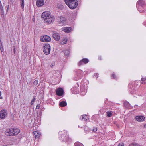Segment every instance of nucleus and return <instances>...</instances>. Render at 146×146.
Instances as JSON below:
<instances>
[{"label":"nucleus","instance_id":"4468645a","mask_svg":"<svg viewBox=\"0 0 146 146\" xmlns=\"http://www.w3.org/2000/svg\"><path fill=\"white\" fill-rule=\"evenodd\" d=\"M44 3V0H36V5L38 7L42 6Z\"/></svg>","mask_w":146,"mask_h":146},{"label":"nucleus","instance_id":"58836bf2","mask_svg":"<svg viewBox=\"0 0 146 146\" xmlns=\"http://www.w3.org/2000/svg\"><path fill=\"white\" fill-rule=\"evenodd\" d=\"M98 59L100 60H102V58H101V56H99L98 58Z\"/></svg>","mask_w":146,"mask_h":146},{"label":"nucleus","instance_id":"9b49d317","mask_svg":"<svg viewBox=\"0 0 146 146\" xmlns=\"http://www.w3.org/2000/svg\"><path fill=\"white\" fill-rule=\"evenodd\" d=\"M33 137H35L36 139H38L41 135L40 132L38 131H35L33 132Z\"/></svg>","mask_w":146,"mask_h":146},{"label":"nucleus","instance_id":"2eb2a0df","mask_svg":"<svg viewBox=\"0 0 146 146\" xmlns=\"http://www.w3.org/2000/svg\"><path fill=\"white\" fill-rule=\"evenodd\" d=\"M7 114V113L6 110H1L0 112V118H4Z\"/></svg>","mask_w":146,"mask_h":146},{"label":"nucleus","instance_id":"c756f323","mask_svg":"<svg viewBox=\"0 0 146 146\" xmlns=\"http://www.w3.org/2000/svg\"><path fill=\"white\" fill-rule=\"evenodd\" d=\"M35 100H36V98H35V97H33V98L32 99V100L31 101V105H33V104L35 102Z\"/></svg>","mask_w":146,"mask_h":146},{"label":"nucleus","instance_id":"f257e3e1","mask_svg":"<svg viewBox=\"0 0 146 146\" xmlns=\"http://www.w3.org/2000/svg\"><path fill=\"white\" fill-rule=\"evenodd\" d=\"M59 139L62 141L70 142L71 139L69 137L67 131L65 130L59 131L58 133Z\"/></svg>","mask_w":146,"mask_h":146},{"label":"nucleus","instance_id":"f3484780","mask_svg":"<svg viewBox=\"0 0 146 146\" xmlns=\"http://www.w3.org/2000/svg\"><path fill=\"white\" fill-rule=\"evenodd\" d=\"M136 120L139 122L143 121L145 119V117L142 116H137L136 117Z\"/></svg>","mask_w":146,"mask_h":146},{"label":"nucleus","instance_id":"aec40b11","mask_svg":"<svg viewBox=\"0 0 146 146\" xmlns=\"http://www.w3.org/2000/svg\"><path fill=\"white\" fill-rule=\"evenodd\" d=\"M87 118H88L87 116L86 115L84 116L82 115L80 117V119L82 121H86L87 120Z\"/></svg>","mask_w":146,"mask_h":146},{"label":"nucleus","instance_id":"bb28decb","mask_svg":"<svg viewBox=\"0 0 146 146\" xmlns=\"http://www.w3.org/2000/svg\"><path fill=\"white\" fill-rule=\"evenodd\" d=\"M80 71V75H78V78L80 79H81L82 77L83 76L82 72V71Z\"/></svg>","mask_w":146,"mask_h":146},{"label":"nucleus","instance_id":"6ab92c4d","mask_svg":"<svg viewBox=\"0 0 146 146\" xmlns=\"http://www.w3.org/2000/svg\"><path fill=\"white\" fill-rule=\"evenodd\" d=\"M67 105L66 102L65 101H62L60 102L59 103V106L60 107H63L66 106Z\"/></svg>","mask_w":146,"mask_h":146},{"label":"nucleus","instance_id":"cd10ccee","mask_svg":"<svg viewBox=\"0 0 146 146\" xmlns=\"http://www.w3.org/2000/svg\"><path fill=\"white\" fill-rule=\"evenodd\" d=\"M64 52L66 55L68 56L69 54V51L68 50H64Z\"/></svg>","mask_w":146,"mask_h":146},{"label":"nucleus","instance_id":"9d476101","mask_svg":"<svg viewBox=\"0 0 146 146\" xmlns=\"http://www.w3.org/2000/svg\"><path fill=\"white\" fill-rule=\"evenodd\" d=\"M50 12L48 11H45L42 13L41 17L44 19L47 18L50 16Z\"/></svg>","mask_w":146,"mask_h":146},{"label":"nucleus","instance_id":"423d86ee","mask_svg":"<svg viewBox=\"0 0 146 146\" xmlns=\"http://www.w3.org/2000/svg\"><path fill=\"white\" fill-rule=\"evenodd\" d=\"M52 35L53 38L57 41L59 40L60 38V36L59 34L56 32H52Z\"/></svg>","mask_w":146,"mask_h":146},{"label":"nucleus","instance_id":"37998d69","mask_svg":"<svg viewBox=\"0 0 146 146\" xmlns=\"http://www.w3.org/2000/svg\"><path fill=\"white\" fill-rule=\"evenodd\" d=\"M33 21H35V19H33Z\"/></svg>","mask_w":146,"mask_h":146},{"label":"nucleus","instance_id":"dca6fc26","mask_svg":"<svg viewBox=\"0 0 146 146\" xmlns=\"http://www.w3.org/2000/svg\"><path fill=\"white\" fill-rule=\"evenodd\" d=\"M62 29V31L67 33H69L72 30V28L70 27H63Z\"/></svg>","mask_w":146,"mask_h":146},{"label":"nucleus","instance_id":"5701e85b","mask_svg":"<svg viewBox=\"0 0 146 146\" xmlns=\"http://www.w3.org/2000/svg\"><path fill=\"white\" fill-rule=\"evenodd\" d=\"M67 40H68L66 38H64L63 39L62 42H61V44L62 45H64L66 44V43Z\"/></svg>","mask_w":146,"mask_h":146},{"label":"nucleus","instance_id":"c03bdc74","mask_svg":"<svg viewBox=\"0 0 146 146\" xmlns=\"http://www.w3.org/2000/svg\"><path fill=\"white\" fill-rule=\"evenodd\" d=\"M45 46H47V45L46 44H45Z\"/></svg>","mask_w":146,"mask_h":146},{"label":"nucleus","instance_id":"f03ea898","mask_svg":"<svg viewBox=\"0 0 146 146\" xmlns=\"http://www.w3.org/2000/svg\"><path fill=\"white\" fill-rule=\"evenodd\" d=\"M145 1L143 0H139L137 3L136 7L139 11L141 13H145Z\"/></svg>","mask_w":146,"mask_h":146},{"label":"nucleus","instance_id":"ddd939ff","mask_svg":"<svg viewBox=\"0 0 146 146\" xmlns=\"http://www.w3.org/2000/svg\"><path fill=\"white\" fill-rule=\"evenodd\" d=\"M54 17H51V16H50L47 18H45L44 19L45 22L48 23H50L52 21L54 20Z\"/></svg>","mask_w":146,"mask_h":146},{"label":"nucleus","instance_id":"79ce46f5","mask_svg":"<svg viewBox=\"0 0 146 146\" xmlns=\"http://www.w3.org/2000/svg\"><path fill=\"white\" fill-rule=\"evenodd\" d=\"M9 5H8V7H7V9L9 8Z\"/></svg>","mask_w":146,"mask_h":146},{"label":"nucleus","instance_id":"f8f14e48","mask_svg":"<svg viewBox=\"0 0 146 146\" xmlns=\"http://www.w3.org/2000/svg\"><path fill=\"white\" fill-rule=\"evenodd\" d=\"M89 61L87 58H83L81 60H80L78 63V65L80 66L84 64H86L89 62Z\"/></svg>","mask_w":146,"mask_h":146},{"label":"nucleus","instance_id":"a878e982","mask_svg":"<svg viewBox=\"0 0 146 146\" xmlns=\"http://www.w3.org/2000/svg\"><path fill=\"white\" fill-rule=\"evenodd\" d=\"M139 145L136 143H134L129 144V146H139Z\"/></svg>","mask_w":146,"mask_h":146},{"label":"nucleus","instance_id":"a19ab883","mask_svg":"<svg viewBox=\"0 0 146 146\" xmlns=\"http://www.w3.org/2000/svg\"><path fill=\"white\" fill-rule=\"evenodd\" d=\"M14 53H15L16 50H15V48H14Z\"/></svg>","mask_w":146,"mask_h":146},{"label":"nucleus","instance_id":"1a4fd4ad","mask_svg":"<svg viewBox=\"0 0 146 146\" xmlns=\"http://www.w3.org/2000/svg\"><path fill=\"white\" fill-rule=\"evenodd\" d=\"M57 20L60 23L63 24L66 22V19L64 17L60 16H58Z\"/></svg>","mask_w":146,"mask_h":146},{"label":"nucleus","instance_id":"7ed1b4c3","mask_svg":"<svg viewBox=\"0 0 146 146\" xmlns=\"http://www.w3.org/2000/svg\"><path fill=\"white\" fill-rule=\"evenodd\" d=\"M66 3L71 9L76 8L78 4L77 0H72Z\"/></svg>","mask_w":146,"mask_h":146},{"label":"nucleus","instance_id":"39448f33","mask_svg":"<svg viewBox=\"0 0 146 146\" xmlns=\"http://www.w3.org/2000/svg\"><path fill=\"white\" fill-rule=\"evenodd\" d=\"M56 94L58 96H63L64 94V91L63 89L60 88L56 90Z\"/></svg>","mask_w":146,"mask_h":146},{"label":"nucleus","instance_id":"4be33fe9","mask_svg":"<svg viewBox=\"0 0 146 146\" xmlns=\"http://www.w3.org/2000/svg\"><path fill=\"white\" fill-rule=\"evenodd\" d=\"M74 146H83V145L82 143L78 142H76L74 143Z\"/></svg>","mask_w":146,"mask_h":146},{"label":"nucleus","instance_id":"0eeeda50","mask_svg":"<svg viewBox=\"0 0 146 146\" xmlns=\"http://www.w3.org/2000/svg\"><path fill=\"white\" fill-rule=\"evenodd\" d=\"M13 128H7L6 129L5 131V134L6 135L8 136H13Z\"/></svg>","mask_w":146,"mask_h":146},{"label":"nucleus","instance_id":"c9c22d12","mask_svg":"<svg viewBox=\"0 0 146 146\" xmlns=\"http://www.w3.org/2000/svg\"><path fill=\"white\" fill-rule=\"evenodd\" d=\"M55 65V64L54 63H52L50 65V67L51 68H52Z\"/></svg>","mask_w":146,"mask_h":146},{"label":"nucleus","instance_id":"473e14b6","mask_svg":"<svg viewBox=\"0 0 146 146\" xmlns=\"http://www.w3.org/2000/svg\"><path fill=\"white\" fill-rule=\"evenodd\" d=\"M117 146H124L123 143H120L118 144Z\"/></svg>","mask_w":146,"mask_h":146},{"label":"nucleus","instance_id":"72a5a7b5","mask_svg":"<svg viewBox=\"0 0 146 146\" xmlns=\"http://www.w3.org/2000/svg\"><path fill=\"white\" fill-rule=\"evenodd\" d=\"M97 128L96 127L94 128L93 129L92 131L94 132H95L96 131H97Z\"/></svg>","mask_w":146,"mask_h":146},{"label":"nucleus","instance_id":"20e7f679","mask_svg":"<svg viewBox=\"0 0 146 146\" xmlns=\"http://www.w3.org/2000/svg\"><path fill=\"white\" fill-rule=\"evenodd\" d=\"M40 41L44 42H49L51 40V38L47 35H45L43 36H41Z\"/></svg>","mask_w":146,"mask_h":146},{"label":"nucleus","instance_id":"7c9ffc66","mask_svg":"<svg viewBox=\"0 0 146 146\" xmlns=\"http://www.w3.org/2000/svg\"><path fill=\"white\" fill-rule=\"evenodd\" d=\"M38 80H36L34 81L33 83V84L34 85L36 86L38 84Z\"/></svg>","mask_w":146,"mask_h":146},{"label":"nucleus","instance_id":"c85d7f7f","mask_svg":"<svg viewBox=\"0 0 146 146\" xmlns=\"http://www.w3.org/2000/svg\"><path fill=\"white\" fill-rule=\"evenodd\" d=\"M111 77L112 78H113L115 79H116L117 78V77L114 72H113L111 75Z\"/></svg>","mask_w":146,"mask_h":146},{"label":"nucleus","instance_id":"a211bd4d","mask_svg":"<svg viewBox=\"0 0 146 146\" xmlns=\"http://www.w3.org/2000/svg\"><path fill=\"white\" fill-rule=\"evenodd\" d=\"M13 136L16 135L20 132V130L18 129L14 128H13Z\"/></svg>","mask_w":146,"mask_h":146},{"label":"nucleus","instance_id":"e433bc0d","mask_svg":"<svg viewBox=\"0 0 146 146\" xmlns=\"http://www.w3.org/2000/svg\"><path fill=\"white\" fill-rule=\"evenodd\" d=\"M2 94L1 92L0 91V99H3V97L1 96Z\"/></svg>","mask_w":146,"mask_h":146},{"label":"nucleus","instance_id":"6e6552de","mask_svg":"<svg viewBox=\"0 0 146 146\" xmlns=\"http://www.w3.org/2000/svg\"><path fill=\"white\" fill-rule=\"evenodd\" d=\"M43 50L44 53L46 55H48L50 53L51 50L50 46H43Z\"/></svg>","mask_w":146,"mask_h":146},{"label":"nucleus","instance_id":"4c0bfd02","mask_svg":"<svg viewBox=\"0 0 146 146\" xmlns=\"http://www.w3.org/2000/svg\"><path fill=\"white\" fill-rule=\"evenodd\" d=\"M145 80H146V79L145 78H142L141 79V80L143 81H145Z\"/></svg>","mask_w":146,"mask_h":146},{"label":"nucleus","instance_id":"ea45409f","mask_svg":"<svg viewBox=\"0 0 146 146\" xmlns=\"http://www.w3.org/2000/svg\"><path fill=\"white\" fill-rule=\"evenodd\" d=\"M45 110V108H43L42 109V111L44 110Z\"/></svg>","mask_w":146,"mask_h":146},{"label":"nucleus","instance_id":"412c9836","mask_svg":"<svg viewBox=\"0 0 146 146\" xmlns=\"http://www.w3.org/2000/svg\"><path fill=\"white\" fill-rule=\"evenodd\" d=\"M124 106L127 108H129L130 107V104L129 103L127 102H126L124 103Z\"/></svg>","mask_w":146,"mask_h":146},{"label":"nucleus","instance_id":"b1692460","mask_svg":"<svg viewBox=\"0 0 146 146\" xmlns=\"http://www.w3.org/2000/svg\"><path fill=\"white\" fill-rule=\"evenodd\" d=\"M107 114V116L108 117H111L112 115V111H107L106 113Z\"/></svg>","mask_w":146,"mask_h":146},{"label":"nucleus","instance_id":"2f4dec72","mask_svg":"<svg viewBox=\"0 0 146 146\" xmlns=\"http://www.w3.org/2000/svg\"><path fill=\"white\" fill-rule=\"evenodd\" d=\"M0 49L1 50V51L2 52H3L4 51V49L3 48V46H0Z\"/></svg>","mask_w":146,"mask_h":146},{"label":"nucleus","instance_id":"f704fd0d","mask_svg":"<svg viewBox=\"0 0 146 146\" xmlns=\"http://www.w3.org/2000/svg\"><path fill=\"white\" fill-rule=\"evenodd\" d=\"M40 105L39 104L37 106L36 108V109H39L40 108Z\"/></svg>","mask_w":146,"mask_h":146},{"label":"nucleus","instance_id":"393cba45","mask_svg":"<svg viewBox=\"0 0 146 146\" xmlns=\"http://www.w3.org/2000/svg\"><path fill=\"white\" fill-rule=\"evenodd\" d=\"M20 3L21 4V7L22 8H23L24 7V0H20Z\"/></svg>","mask_w":146,"mask_h":146},{"label":"nucleus","instance_id":"a18cd8bd","mask_svg":"<svg viewBox=\"0 0 146 146\" xmlns=\"http://www.w3.org/2000/svg\"><path fill=\"white\" fill-rule=\"evenodd\" d=\"M97 75V74H94V75H95H95Z\"/></svg>","mask_w":146,"mask_h":146}]
</instances>
